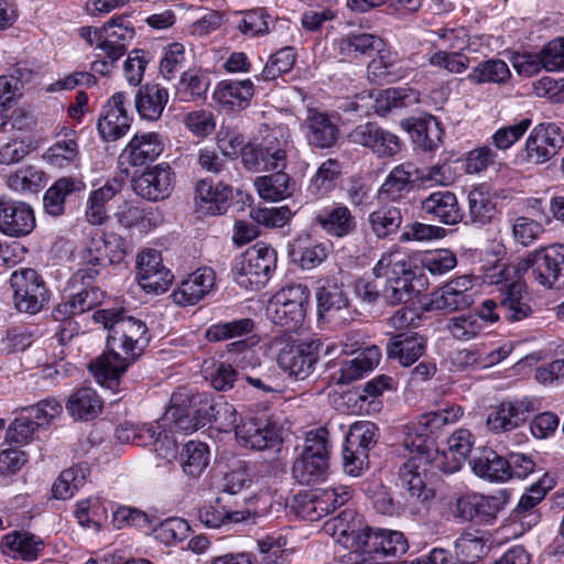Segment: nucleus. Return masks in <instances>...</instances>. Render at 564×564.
<instances>
[{"label": "nucleus", "instance_id": "47", "mask_svg": "<svg viewBox=\"0 0 564 564\" xmlns=\"http://www.w3.org/2000/svg\"><path fill=\"white\" fill-rule=\"evenodd\" d=\"M371 231L379 239H383L398 231L402 224L401 210L391 205H384L368 216Z\"/></svg>", "mask_w": 564, "mask_h": 564}, {"label": "nucleus", "instance_id": "20", "mask_svg": "<svg viewBox=\"0 0 564 564\" xmlns=\"http://www.w3.org/2000/svg\"><path fill=\"white\" fill-rule=\"evenodd\" d=\"M100 32L104 33V40L98 47L112 62H117L124 55L128 44L134 37V26L129 15L111 18L104 24Z\"/></svg>", "mask_w": 564, "mask_h": 564}, {"label": "nucleus", "instance_id": "24", "mask_svg": "<svg viewBox=\"0 0 564 564\" xmlns=\"http://www.w3.org/2000/svg\"><path fill=\"white\" fill-rule=\"evenodd\" d=\"M215 285V272L210 268H200L191 273L173 292V301L181 306L195 305L203 300Z\"/></svg>", "mask_w": 564, "mask_h": 564}, {"label": "nucleus", "instance_id": "16", "mask_svg": "<svg viewBox=\"0 0 564 564\" xmlns=\"http://www.w3.org/2000/svg\"><path fill=\"white\" fill-rule=\"evenodd\" d=\"M319 340L302 341L283 348L278 356L280 368L299 380L307 378L319 358Z\"/></svg>", "mask_w": 564, "mask_h": 564}, {"label": "nucleus", "instance_id": "29", "mask_svg": "<svg viewBox=\"0 0 564 564\" xmlns=\"http://www.w3.org/2000/svg\"><path fill=\"white\" fill-rule=\"evenodd\" d=\"M426 349V339L419 334L401 333L387 344V355L400 365L409 367L417 361Z\"/></svg>", "mask_w": 564, "mask_h": 564}, {"label": "nucleus", "instance_id": "3", "mask_svg": "<svg viewBox=\"0 0 564 564\" xmlns=\"http://www.w3.org/2000/svg\"><path fill=\"white\" fill-rule=\"evenodd\" d=\"M126 256L123 239L116 234L94 236L88 246L80 251L83 268L73 275V283L89 284L106 267L120 263Z\"/></svg>", "mask_w": 564, "mask_h": 564}, {"label": "nucleus", "instance_id": "63", "mask_svg": "<svg viewBox=\"0 0 564 564\" xmlns=\"http://www.w3.org/2000/svg\"><path fill=\"white\" fill-rule=\"evenodd\" d=\"M242 420L234 404L224 400L223 397H217L215 410L210 416V423L221 432L237 431V426Z\"/></svg>", "mask_w": 564, "mask_h": 564}, {"label": "nucleus", "instance_id": "33", "mask_svg": "<svg viewBox=\"0 0 564 564\" xmlns=\"http://www.w3.org/2000/svg\"><path fill=\"white\" fill-rule=\"evenodd\" d=\"M473 471L480 478L492 482H502L510 479L507 458L491 448L484 447L470 462Z\"/></svg>", "mask_w": 564, "mask_h": 564}, {"label": "nucleus", "instance_id": "25", "mask_svg": "<svg viewBox=\"0 0 564 564\" xmlns=\"http://www.w3.org/2000/svg\"><path fill=\"white\" fill-rule=\"evenodd\" d=\"M254 94L253 83L245 80H221L213 95L224 111L239 112L246 109Z\"/></svg>", "mask_w": 564, "mask_h": 564}, {"label": "nucleus", "instance_id": "14", "mask_svg": "<svg viewBox=\"0 0 564 564\" xmlns=\"http://www.w3.org/2000/svg\"><path fill=\"white\" fill-rule=\"evenodd\" d=\"M564 144L560 127L553 122H542L533 128L525 141L528 162L541 164L555 156Z\"/></svg>", "mask_w": 564, "mask_h": 564}, {"label": "nucleus", "instance_id": "43", "mask_svg": "<svg viewBox=\"0 0 564 564\" xmlns=\"http://www.w3.org/2000/svg\"><path fill=\"white\" fill-rule=\"evenodd\" d=\"M328 251L324 243L312 242L308 239H297L291 248L292 261L304 270H312L323 263Z\"/></svg>", "mask_w": 564, "mask_h": 564}, {"label": "nucleus", "instance_id": "17", "mask_svg": "<svg viewBox=\"0 0 564 564\" xmlns=\"http://www.w3.org/2000/svg\"><path fill=\"white\" fill-rule=\"evenodd\" d=\"M35 228L33 208L25 202L0 196V232L12 238L30 235Z\"/></svg>", "mask_w": 564, "mask_h": 564}, {"label": "nucleus", "instance_id": "13", "mask_svg": "<svg viewBox=\"0 0 564 564\" xmlns=\"http://www.w3.org/2000/svg\"><path fill=\"white\" fill-rule=\"evenodd\" d=\"M128 106L129 98L121 91L113 94L104 105L97 121V129L104 141H116L128 132L132 121Z\"/></svg>", "mask_w": 564, "mask_h": 564}, {"label": "nucleus", "instance_id": "52", "mask_svg": "<svg viewBox=\"0 0 564 564\" xmlns=\"http://www.w3.org/2000/svg\"><path fill=\"white\" fill-rule=\"evenodd\" d=\"M511 77V72L502 59L491 58L480 62L468 75V79L475 84H506Z\"/></svg>", "mask_w": 564, "mask_h": 564}, {"label": "nucleus", "instance_id": "49", "mask_svg": "<svg viewBox=\"0 0 564 564\" xmlns=\"http://www.w3.org/2000/svg\"><path fill=\"white\" fill-rule=\"evenodd\" d=\"M183 471L191 477H198L209 463V448L203 442H187L181 454Z\"/></svg>", "mask_w": 564, "mask_h": 564}, {"label": "nucleus", "instance_id": "64", "mask_svg": "<svg viewBox=\"0 0 564 564\" xmlns=\"http://www.w3.org/2000/svg\"><path fill=\"white\" fill-rule=\"evenodd\" d=\"M485 553L482 540L471 534L462 535L455 542V554L459 564H477Z\"/></svg>", "mask_w": 564, "mask_h": 564}, {"label": "nucleus", "instance_id": "60", "mask_svg": "<svg viewBox=\"0 0 564 564\" xmlns=\"http://www.w3.org/2000/svg\"><path fill=\"white\" fill-rule=\"evenodd\" d=\"M275 21L264 11V9H254L245 13L238 29L245 35H263L271 31Z\"/></svg>", "mask_w": 564, "mask_h": 564}, {"label": "nucleus", "instance_id": "46", "mask_svg": "<svg viewBox=\"0 0 564 564\" xmlns=\"http://www.w3.org/2000/svg\"><path fill=\"white\" fill-rule=\"evenodd\" d=\"M80 188V182L70 177L57 180L44 194V210L52 216H61L65 210V198Z\"/></svg>", "mask_w": 564, "mask_h": 564}, {"label": "nucleus", "instance_id": "54", "mask_svg": "<svg viewBox=\"0 0 564 564\" xmlns=\"http://www.w3.org/2000/svg\"><path fill=\"white\" fill-rule=\"evenodd\" d=\"M209 87L207 75L197 70L184 72L176 88L181 101H191L205 96Z\"/></svg>", "mask_w": 564, "mask_h": 564}, {"label": "nucleus", "instance_id": "44", "mask_svg": "<svg viewBox=\"0 0 564 564\" xmlns=\"http://www.w3.org/2000/svg\"><path fill=\"white\" fill-rule=\"evenodd\" d=\"M7 186L20 194L37 193L44 187L46 180L45 173L34 165H24L7 177Z\"/></svg>", "mask_w": 564, "mask_h": 564}, {"label": "nucleus", "instance_id": "32", "mask_svg": "<svg viewBox=\"0 0 564 564\" xmlns=\"http://www.w3.org/2000/svg\"><path fill=\"white\" fill-rule=\"evenodd\" d=\"M525 286L521 282L503 283L499 288L500 308L510 322H519L531 315L532 310L524 295Z\"/></svg>", "mask_w": 564, "mask_h": 564}, {"label": "nucleus", "instance_id": "37", "mask_svg": "<svg viewBox=\"0 0 564 564\" xmlns=\"http://www.w3.org/2000/svg\"><path fill=\"white\" fill-rule=\"evenodd\" d=\"M316 223L330 236L345 237L356 228L355 217L346 206L325 209L316 216Z\"/></svg>", "mask_w": 564, "mask_h": 564}, {"label": "nucleus", "instance_id": "40", "mask_svg": "<svg viewBox=\"0 0 564 564\" xmlns=\"http://www.w3.org/2000/svg\"><path fill=\"white\" fill-rule=\"evenodd\" d=\"M381 351L377 346L365 348L357 357L345 361L340 368L339 383H350L373 369L380 361Z\"/></svg>", "mask_w": 564, "mask_h": 564}, {"label": "nucleus", "instance_id": "5", "mask_svg": "<svg viewBox=\"0 0 564 564\" xmlns=\"http://www.w3.org/2000/svg\"><path fill=\"white\" fill-rule=\"evenodd\" d=\"M398 253H386L373 268V274L382 278L383 301L390 306L406 304L414 296V271Z\"/></svg>", "mask_w": 564, "mask_h": 564}, {"label": "nucleus", "instance_id": "18", "mask_svg": "<svg viewBox=\"0 0 564 564\" xmlns=\"http://www.w3.org/2000/svg\"><path fill=\"white\" fill-rule=\"evenodd\" d=\"M473 280L468 275L457 276L431 294L430 308L455 312L470 307L474 303Z\"/></svg>", "mask_w": 564, "mask_h": 564}, {"label": "nucleus", "instance_id": "35", "mask_svg": "<svg viewBox=\"0 0 564 564\" xmlns=\"http://www.w3.org/2000/svg\"><path fill=\"white\" fill-rule=\"evenodd\" d=\"M164 424H173L175 429L185 433L195 432L204 427L198 423L196 415H193L192 409L187 403V394L177 392L171 397V405L162 417Z\"/></svg>", "mask_w": 564, "mask_h": 564}, {"label": "nucleus", "instance_id": "9", "mask_svg": "<svg viewBox=\"0 0 564 564\" xmlns=\"http://www.w3.org/2000/svg\"><path fill=\"white\" fill-rule=\"evenodd\" d=\"M286 140L280 141L276 131H272L260 142L251 141L241 149V162L251 172L281 169L286 165Z\"/></svg>", "mask_w": 564, "mask_h": 564}, {"label": "nucleus", "instance_id": "8", "mask_svg": "<svg viewBox=\"0 0 564 564\" xmlns=\"http://www.w3.org/2000/svg\"><path fill=\"white\" fill-rule=\"evenodd\" d=\"M308 304V288L303 284H291L272 297L267 311L274 324L293 330L303 323Z\"/></svg>", "mask_w": 564, "mask_h": 564}, {"label": "nucleus", "instance_id": "6", "mask_svg": "<svg viewBox=\"0 0 564 564\" xmlns=\"http://www.w3.org/2000/svg\"><path fill=\"white\" fill-rule=\"evenodd\" d=\"M528 271L536 283L546 289L556 283L564 285V245H551L529 252L514 267L519 276Z\"/></svg>", "mask_w": 564, "mask_h": 564}, {"label": "nucleus", "instance_id": "23", "mask_svg": "<svg viewBox=\"0 0 564 564\" xmlns=\"http://www.w3.org/2000/svg\"><path fill=\"white\" fill-rule=\"evenodd\" d=\"M164 149V141L158 132L137 133L120 154L121 161L142 166L156 160Z\"/></svg>", "mask_w": 564, "mask_h": 564}, {"label": "nucleus", "instance_id": "21", "mask_svg": "<svg viewBox=\"0 0 564 564\" xmlns=\"http://www.w3.org/2000/svg\"><path fill=\"white\" fill-rule=\"evenodd\" d=\"M303 129L310 145L316 149L332 148L339 138V128L330 117L316 108H308Z\"/></svg>", "mask_w": 564, "mask_h": 564}, {"label": "nucleus", "instance_id": "39", "mask_svg": "<svg viewBox=\"0 0 564 564\" xmlns=\"http://www.w3.org/2000/svg\"><path fill=\"white\" fill-rule=\"evenodd\" d=\"M280 171L270 175L259 176L254 181V186L261 198L278 202L288 198L294 191V183L290 176Z\"/></svg>", "mask_w": 564, "mask_h": 564}, {"label": "nucleus", "instance_id": "30", "mask_svg": "<svg viewBox=\"0 0 564 564\" xmlns=\"http://www.w3.org/2000/svg\"><path fill=\"white\" fill-rule=\"evenodd\" d=\"M167 100V89L159 84H147L139 88L134 106L141 118L155 121L161 118Z\"/></svg>", "mask_w": 564, "mask_h": 564}, {"label": "nucleus", "instance_id": "38", "mask_svg": "<svg viewBox=\"0 0 564 564\" xmlns=\"http://www.w3.org/2000/svg\"><path fill=\"white\" fill-rule=\"evenodd\" d=\"M417 169L412 163L397 165L386 177L379 193L389 199H398L403 193L409 192L411 184L416 178Z\"/></svg>", "mask_w": 564, "mask_h": 564}, {"label": "nucleus", "instance_id": "26", "mask_svg": "<svg viewBox=\"0 0 564 564\" xmlns=\"http://www.w3.org/2000/svg\"><path fill=\"white\" fill-rule=\"evenodd\" d=\"M529 413V408L520 401H502L491 406L486 423L494 433H506L521 426Z\"/></svg>", "mask_w": 564, "mask_h": 564}, {"label": "nucleus", "instance_id": "55", "mask_svg": "<svg viewBox=\"0 0 564 564\" xmlns=\"http://www.w3.org/2000/svg\"><path fill=\"white\" fill-rule=\"evenodd\" d=\"M379 438L378 427L370 421L355 422L346 436L345 443L355 451L365 449L367 454L377 444Z\"/></svg>", "mask_w": 564, "mask_h": 564}, {"label": "nucleus", "instance_id": "56", "mask_svg": "<svg viewBox=\"0 0 564 564\" xmlns=\"http://www.w3.org/2000/svg\"><path fill=\"white\" fill-rule=\"evenodd\" d=\"M254 322L251 318H240L226 323H217L209 326L206 337L209 341H221L250 334Z\"/></svg>", "mask_w": 564, "mask_h": 564}, {"label": "nucleus", "instance_id": "2", "mask_svg": "<svg viewBox=\"0 0 564 564\" xmlns=\"http://www.w3.org/2000/svg\"><path fill=\"white\" fill-rule=\"evenodd\" d=\"M333 536L345 549L370 560L397 557L409 549L404 534L392 530H373L364 524L360 518L352 517V512H343L334 520Z\"/></svg>", "mask_w": 564, "mask_h": 564}, {"label": "nucleus", "instance_id": "50", "mask_svg": "<svg viewBox=\"0 0 564 564\" xmlns=\"http://www.w3.org/2000/svg\"><path fill=\"white\" fill-rule=\"evenodd\" d=\"M117 192V185L106 183L100 188L90 193L85 210V217L89 224L101 225L108 219L106 205L115 197Z\"/></svg>", "mask_w": 564, "mask_h": 564}, {"label": "nucleus", "instance_id": "45", "mask_svg": "<svg viewBox=\"0 0 564 564\" xmlns=\"http://www.w3.org/2000/svg\"><path fill=\"white\" fill-rule=\"evenodd\" d=\"M1 545L15 553L24 561H34L44 547V542L29 532H12L7 534Z\"/></svg>", "mask_w": 564, "mask_h": 564}, {"label": "nucleus", "instance_id": "4", "mask_svg": "<svg viewBox=\"0 0 564 564\" xmlns=\"http://www.w3.org/2000/svg\"><path fill=\"white\" fill-rule=\"evenodd\" d=\"M340 50L355 51L369 56L373 52H377V58H373L367 67L368 77L372 80L387 79L391 82L402 78L405 75L397 56H393L389 51L384 50L383 40L373 34L359 33L348 35L341 40Z\"/></svg>", "mask_w": 564, "mask_h": 564}, {"label": "nucleus", "instance_id": "19", "mask_svg": "<svg viewBox=\"0 0 564 564\" xmlns=\"http://www.w3.org/2000/svg\"><path fill=\"white\" fill-rule=\"evenodd\" d=\"M173 172L167 163L147 169L132 180L133 191L148 200L158 202L167 198L173 189Z\"/></svg>", "mask_w": 564, "mask_h": 564}, {"label": "nucleus", "instance_id": "7", "mask_svg": "<svg viewBox=\"0 0 564 564\" xmlns=\"http://www.w3.org/2000/svg\"><path fill=\"white\" fill-rule=\"evenodd\" d=\"M275 264V250L264 243H257L236 259L234 279L241 288L259 289L268 282Z\"/></svg>", "mask_w": 564, "mask_h": 564}, {"label": "nucleus", "instance_id": "27", "mask_svg": "<svg viewBox=\"0 0 564 564\" xmlns=\"http://www.w3.org/2000/svg\"><path fill=\"white\" fill-rule=\"evenodd\" d=\"M83 285L84 289L73 294L66 302L58 304L53 312L54 318L64 321L68 327L73 325L70 316L83 314L101 303L102 292L100 289L91 286V283Z\"/></svg>", "mask_w": 564, "mask_h": 564}, {"label": "nucleus", "instance_id": "36", "mask_svg": "<svg viewBox=\"0 0 564 564\" xmlns=\"http://www.w3.org/2000/svg\"><path fill=\"white\" fill-rule=\"evenodd\" d=\"M546 495V488L538 481L522 495L517 507L512 511L513 521H518L523 529H531L540 521V513L535 509Z\"/></svg>", "mask_w": 564, "mask_h": 564}, {"label": "nucleus", "instance_id": "57", "mask_svg": "<svg viewBox=\"0 0 564 564\" xmlns=\"http://www.w3.org/2000/svg\"><path fill=\"white\" fill-rule=\"evenodd\" d=\"M198 519L208 528L217 529L229 523H238L245 519L240 511H228L224 506L206 505L198 510Z\"/></svg>", "mask_w": 564, "mask_h": 564}, {"label": "nucleus", "instance_id": "10", "mask_svg": "<svg viewBox=\"0 0 564 564\" xmlns=\"http://www.w3.org/2000/svg\"><path fill=\"white\" fill-rule=\"evenodd\" d=\"M235 434L241 446L254 451L273 448L282 442L280 426L267 413L250 414L240 420Z\"/></svg>", "mask_w": 564, "mask_h": 564}, {"label": "nucleus", "instance_id": "22", "mask_svg": "<svg viewBox=\"0 0 564 564\" xmlns=\"http://www.w3.org/2000/svg\"><path fill=\"white\" fill-rule=\"evenodd\" d=\"M421 210L427 218L444 225H456L464 216L456 195L447 189L433 192L422 199Z\"/></svg>", "mask_w": 564, "mask_h": 564}, {"label": "nucleus", "instance_id": "15", "mask_svg": "<svg viewBox=\"0 0 564 564\" xmlns=\"http://www.w3.org/2000/svg\"><path fill=\"white\" fill-rule=\"evenodd\" d=\"M319 316L347 324L354 318L355 311L344 285L334 280H324L316 291Z\"/></svg>", "mask_w": 564, "mask_h": 564}, {"label": "nucleus", "instance_id": "51", "mask_svg": "<svg viewBox=\"0 0 564 564\" xmlns=\"http://www.w3.org/2000/svg\"><path fill=\"white\" fill-rule=\"evenodd\" d=\"M88 475V467L76 465L64 469L53 484L52 492L56 499H68L85 484Z\"/></svg>", "mask_w": 564, "mask_h": 564}, {"label": "nucleus", "instance_id": "1", "mask_svg": "<svg viewBox=\"0 0 564 564\" xmlns=\"http://www.w3.org/2000/svg\"><path fill=\"white\" fill-rule=\"evenodd\" d=\"M94 319L108 330L107 350L93 360L88 368L96 380L113 388L119 378L143 354L149 343L148 327L122 308H101Z\"/></svg>", "mask_w": 564, "mask_h": 564}, {"label": "nucleus", "instance_id": "12", "mask_svg": "<svg viewBox=\"0 0 564 564\" xmlns=\"http://www.w3.org/2000/svg\"><path fill=\"white\" fill-rule=\"evenodd\" d=\"M352 144L368 149L379 159H390L401 151L398 135L383 129L376 122H365L356 126L348 134Z\"/></svg>", "mask_w": 564, "mask_h": 564}, {"label": "nucleus", "instance_id": "42", "mask_svg": "<svg viewBox=\"0 0 564 564\" xmlns=\"http://www.w3.org/2000/svg\"><path fill=\"white\" fill-rule=\"evenodd\" d=\"M102 408V402L90 388H80L68 398L66 409L76 420L95 417Z\"/></svg>", "mask_w": 564, "mask_h": 564}, {"label": "nucleus", "instance_id": "53", "mask_svg": "<svg viewBox=\"0 0 564 564\" xmlns=\"http://www.w3.org/2000/svg\"><path fill=\"white\" fill-rule=\"evenodd\" d=\"M350 497V490L347 487L326 488L312 495V509L317 512L321 518L345 505Z\"/></svg>", "mask_w": 564, "mask_h": 564}, {"label": "nucleus", "instance_id": "61", "mask_svg": "<svg viewBox=\"0 0 564 564\" xmlns=\"http://www.w3.org/2000/svg\"><path fill=\"white\" fill-rule=\"evenodd\" d=\"M422 268L434 276L443 275L457 265V258L448 249H437L423 256Z\"/></svg>", "mask_w": 564, "mask_h": 564}, {"label": "nucleus", "instance_id": "11", "mask_svg": "<svg viewBox=\"0 0 564 564\" xmlns=\"http://www.w3.org/2000/svg\"><path fill=\"white\" fill-rule=\"evenodd\" d=\"M14 306L19 312L35 314L48 300L44 281L30 268H20L11 273Z\"/></svg>", "mask_w": 564, "mask_h": 564}, {"label": "nucleus", "instance_id": "62", "mask_svg": "<svg viewBox=\"0 0 564 564\" xmlns=\"http://www.w3.org/2000/svg\"><path fill=\"white\" fill-rule=\"evenodd\" d=\"M446 328L455 339L470 340L480 334L482 323L479 321L477 315L462 314L459 316L452 317L447 322Z\"/></svg>", "mask_w": 564, "mask_h": 564}, {"label": "nucleus", "instance_id": "28", "mask_svg": "<svg viewBox=\"0 0 564 564\" xmlns=\"http://www.w3.org/2000/svg\"><path fill=\"white\" fill-rule=\"evenodd\" d=\"M231 189L229 186L218 184L216 187L207 180H202L196 185V203L204 215H223L229 207Z\"/></svg>", "mask_w": 564, "mask_h": 564}, {"label": "nucleus", "instance_id": "41", "mask_svg": "<svg viewBox=\"0 0 564 564\" xmlns=\"http://www.w3.org/2000/svg\"><path fill=\"white\" fill-rule=\"evenodd\" d=\"M467 199L468 215L473 224L484 226L494 220L497 215L496 203L485 187H474Z\"/></svg>", "mask_w": 564, "mask_h": 564}, {"label": "nucleus", "instance_id": "31", "mask_svg": "<svg viewBox=\"0 0 564 564\" xmlns=\"http://www.w3.org/2000/svg\"><path fill=\"white\" fill-rule=\"evenodd\" d=\"M413 143L424 151H434L442 142L443 129L436 118L408 119L402 123Z\"/></svg>", "mask_w": 564, "mask_h": 564}, {"label": "nucleus", "instance_id": "34", "mask_svg": "<svg viewBox=\"0 0 564 564\" xmlns=\"http://www.w3.org/2000/svg\"><path fill=\"white\" fill-rule=\"evenodd\" d=\"M426 459L425 457H410L399 470L401 486L419 501H426L434 495L433 489L426 486L420 471L422 463H425Z\"/></svg>", "mask_w": 564, "mask_h": 564}, {"label": "nucleus", "instance_id": "59", "mask_svg": "<svg viewBox=\"0 0 564 564\" xmlns=\"http://www.w3.org/2000/svg\"><path fill=\"white\" fill-rule=\"evenodd\" d=\"M415 101H417V97L410 89L390 88L382 91L377 98L376 111L386 113L397 108L408 107Z\"/></svg>", "mask_w": 564, "mask_h": 564}, {"label": "nucleus", "instance_id": "48", "mask_svg": "<svg viewBox=\"0 0 564 564\" xmlns=\"http://www.w3.org/2000/svg\"><path fill=\"white\" fill-rule=\"evenodd\" d=\"M328 463L322 458L301 455L293 464L292 474L300 485L312 486L326 479Z\"/></svg>", "mask_w": 564, "mask_h": 564}, {"label": "nucleus", "instance_id": "58", "mask_svg": "<svg viewBox=\"0 0 564 564\" xmlns=\"http://www.w3.org/2000/svg\"><path fill=\"white\" fill-rule=\"evenodd\" d=\"M295 64L293 47L286 46L272 54L263 67L259 78L264 82L274 80L290 72Z\"/></svg>", "mask_w": 564, "mask_h": 564}]
</instances>
